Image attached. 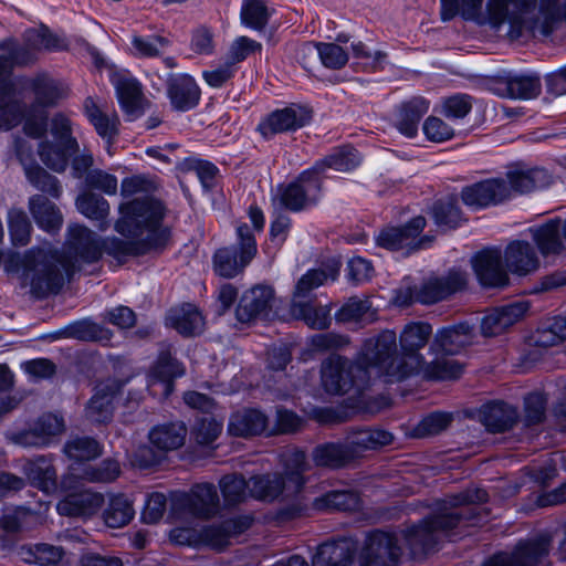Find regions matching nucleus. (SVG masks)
<instances>
[{
  "label": "nucleus",
  "mask_w": 566,
  "mask_h": 566,
  "mask_svg": "<svg viewBox=\"0 0 566 566\" xmlns=\"http://www.w3.org/2000/svg\"><path fill=\"white\" fill-rule=\"evenodd\" d=\"M426 224V219L418 216L401 227L382 229L376 238V242L381 248L391 251H403V254L409 255L415 251L429 248L433 242L434 238L431 235L419 238Z\"/></svg>",
  "instance_id": "1a4fd4ad"
},
{
  "label": "nucleus",
  "mask_w": 566,
  "mask_h": 566,
  "mask_svg": "<svg viewBox=\"0 0 566 566\" xmlns=\"http://www.w3.org/2000/svg\"><path fill=\"white\" fill-rule=\"evenodd\" d=\"M76 207L86 218L98 221L99 230L107 229L106 218L109 213V205L104 197L91 191L84 192L77 197Z\"/></svg>",
  "instance_id": "09e8293b"
},
{
  "label": "nucleus",
  "mask_w": 566,
  "mask_h": 566,
  "mask_svg": "<svg viewBox=\"0 0 566 566\" xmlns=\"http://www.w3.org/2000/svg\"><path fill=\"white\" fill-rule=\"evenodd\" d=\"M31 88L35 95L32 105H36L39 108L54 106L66 94L63 85L46 74L35 76L31 82Z\"/></svg>",
  "instance_id": "a18cd8bd"
},
{
  "label": "nucleus",
  "mask_w": 566,
  "mask_h": 566,
  "mask_svg": "<svg viewBox=\"0 0 566 566\" xmlns=\"http://www.w3.org/2000/svg\"><path fill=\"white\" fill-rule=\"evenodd\" d=\"M64 452L71 459L88 461L101 455L102 449L99 443L93 438L74 437L65 443Z\"/></svg>",
  "instance_id": "0e129e2a"
},
{
  "label": "nucleus",
  "mask_w": 566,
  "mask_h": 566,
  "mask_svg": "<svg viewBox=\"0 0 566 566\" xmlns=\"http://www.w3.org/2000/svg\"><path fill=\"white\" fill-rule=\"evenodd\" d=\"M322 382L325 390L333 395H345L350 390L363 391L369 380V374L356 363L339 355H331L322 364Z\"/></svg>",
  "instance_id": "423d86ee"
},
{
  "label": "nucleus",
  "mask_w": 566,
  "mask_h": 566,
  "mask_svg": "<svg viewBox=\"0 0 566 566\" xmlns=\"http://www.w3.org/2000/svg\"><path fill=\"white\" fill-rule=\"evenodd\" d=\"M8 227L14 245L24 247L29 243L32 226L22 209L12 208L9 210Z\"/></svg>",
  "instance_id": "69168bd1"
},
{
  "label": "nucleus",
  "mask_w": 566,
  "mask_h": 566,
  "mask_svg": "<svg viewBox=\"0 0 566 566\" xmlns=\"http://www.w3.org/2000/svg\"><path fill=\"white\" fill-rule=\"evenodd\" d=\"M541 80L533 74L507 75L499 78L493 86L494 93L502 97L531 99L539 95Z\"/></svg>",
  "instance_id": "393cba45"
},
{
  "label": "nucleus",
  "mask_w": 566,
  "mask_h": 566,
  "mask_svg": "<svg viewBox=\"0 0 566 566\" xmlns=\"http://www.w3.org/2000/svg\"><path fill=\"white\" fill-rule=\"evenodd\" d=\"M285 479L292 485V492L300 493L304 485L303 472L306 470V454L304 451L294 450L285 454Z\"/></svg>",
  "instance_id": "680f3d73"
},
{
  "label": "nucleus",
  "mask_w": 566,
  "mask_h": 566,
  "mask_svg": "<svg viewBox=\"0 0 566 566\" xmlns=\"http://www.w3.org/2000/svg\"><path fill=\"white\" fill-rule=\"evenodd\" d=\"M401 548L397 538L389 533H370L359 555L360 566H397Z\"/></svg>",
  "instance_id": "4468645a"
},
{
  "label": "nucleus",
  "mask_w": 566,
  "mask_h": 566,
  "mask_svg": "<svg viewBox=\"0 0 566 566\" xmlns=\"http://www.w3.org/2000/svg\"><path fill=\"white\" fill-rule=\"evenodd\" d=\"M465 285V272L452 269L446 276L434 277L424 282L416 294L409 287L397 291L395 302L399 306H407L413 301L422 304H433L461 291Z\"/></svg>",
  "instance_id": "6e6552de"
},
{
  "label": "nucleus",
  "mask_w": 566,
  "mask_h": 566,
  "mask_svg": "<svg viewBox=\"0 0 566 566\" xmlns=\"http://www.w3.org/2000/svg\"><path fill=\"white\" fill-rule=\"evenodd\" d=\"M371 304L368 298L361 300L350 297L335 314V318L340 323H358L373 315L370 313Z\"/></svg>",
  "instance_id": "774afa93"
},
{
  "label": "nucleus",
  "mask_w": 566,
  "mask_h": 566,
  "mask_svg": "<svg viewBox=\"0 0 566 566\" xmlns=\"http://www.w3.org/2000/svg\"><path fill=\"white\" fill-rule=\"evenodd\" d=\"M541 347L555 346L566 339V317L556 316L542 322L533 335Z\"/></svg>",
  "instance_id": "864d4df0"
},
{
  "label": "nucleus",
  "mask_w": 566,
  "mask_h": 566,
  "mask_svg": "<svg viewBox=\"0 0 566 566\" xmlns=\"http://www.w3.org/2000/svg\"><path fill=\"white\" fill-rule=\"evenodd\" d=\"M360 366L376 369L377 374L400 381L407 378L401 356L397 354V336L392 331H384L366 339L357 358Z\"/></svg>",
  "instance_id": "39448f33"
},
{
  "label": "nucleus",
  "mask_w": 566,
  "mask_h": 566,
  "mask_svg": "<svg viewBox=\"0 0 566 566\" xmlns=\"http://www.w3.org/2000/svg\"><path fill=\"white\" fill-rule=\"evenodd\" d=\"M517 409L503 401L486 403L480 410L482 424L488 431L493 433L511 430L517 422Z\"/></svg>",
  "instance_id": "c756f323"
},
{
  "label": "nucleus",
  "mask_w": 566,
  "mask_h": 566,
  "mask_svg": "<svg viewBox=\"0 0 566 566\" xmlns=\"http://www.w3.org/2000/svg\"><path fill=\"white\" fill-rule=\"evenodd\" d=\"M431 334V325L423 322L409 323L401 331L399 337L400 356L407 377L420 373L424 359L420 349L427 345Z\"/></svg>",
  "instance_id": "ddd939ff"
},
{
  "label": "nucleus",
  "mask_w": 566,
  "mask_h": 566,
  "mask_svg": "<svg viewBox=\"0 0 566 566\" xmlns=\"http://www.w3.org/2000/svg\"><path fill=\"white\" fill-rule=\"evenodd\" d=\"M450 355L437 354V358L431 363L423 360V366L420 371L429 379H455L460 377L463 370V366Z\"/></svg>",
  "instance_id": "5fc2aeb1"
},
{
  "label": "nucleus",
  "mask_w": 566,
  "mask_h": 566,
  "mask_svg": "<svg viewBox=\"0 0 566 566\" xmlns=\"http://www.w3.org/2000/svg\"><path fill=\"white\" fill-rule=\"evenodd\" d=\"M429 109V102L421 96L412 97L402 103L396 118V127L407 137H415L422 116Z\"/></svg>",
  "instance_id": "e433bc0d"
},
{
  "label": "nucleus",
  "mask_w": 566,
  "mask_h": 566,
  "mask_svg": "<svg viewBox=\"0 0 566 566\" xmlns=\"http://www.w3.org/2000/svg\"><path fill=\"white\" fill-rule=\"evenodd\" d=\"M323 177L316 176L311 168L303 171L281 193V203L297 212L317 203L322 193Z\"/></svg>",
  "instance_id": "f8f14e48"
},
{
  "label": "nucleus",
  "mask_w": 566,
  "mask_h": 566,
  "mask_svg": "<svg viewBox=\"0 0 566 566\" xmlns=\"http://www.w3.org/2000/svg\"><path fill=\"white\" fill-rule=\"evenodd\" d=\"M502 255L506 269L520 276L528 275L539 268V259L534 247L524 240L509 243Z\"/></svg>",
  "instance_id": "5701e85b"
},
{
  "label": "nucleus",
  "mask_w": 566,
  "mask_h": 566,
  "mask_svg": "<svg viewBox=\"0 0 566 566\" xmlns=\"http://www.w3.org/2000/svg\"><path fill=\"white\" fill-rule=\"evenodd\" d=\"M118 387L115 381L101 382L85 408V417L94 423H107L113 417V399Z\"/></svg>",
  "instance_id": "cd10ccee"
},
{
  "label": "nucleus",
  "mask_w": 566,
  "mask_h": 566,
  "mask_svg": "<svg viewBox=\"0 0 566 566\" xmlns=\"http://www.w3.org/2000/svg\"><path fill=\"white\" fill-rule=\"evenodd\" d=\"M511 197L507 182L501 178L486 179L461 191L462 201L474 209L496 206Z\"/></svg>",
  "instance_id": "f3484780"
},
{
  "label": "nucleus",
  "mask_w": 566,
  "mask_h": 566,
  "mask_svg": "<svg viewBox=\"0 0 566 566\" xmlns=\"http://www.w3.org/2000/svg\"><path fill=\"white\" fill-rule=\"evenodd\" d=\"M511 193H527L534 190L543 189L554 182L553 175L545 168L515 167L506 174Z\"/></svg>",
  "instance_id": "a878e982"
},
{
  "label": "nucleus",
  "mask_w": 566,
  "mask_h": 566,
  "mask_svg": "<svg viewBox=\"0 0 566 566\" xmlns=\"http://www.w3.org/2000/svg\"><path fill=\"white\" fill-rule=\"evenodd\" d=\"M295 494L297 492H292V485L282 474H263L250 479V495L256 500L273 502L280 495L290 497Z\"/></svg>",
  "instance_id": "bb28decb"
},
{
  "label": "nucleus",
  "mask_w": 566,
  "mask_h": 566,
  "mask_svg": "<svg viewBox=\"0 0 566 566\" xmlns=\"http://www.w3.org/2000/svg\"><path fill=\"white\" fill-rule=\"evenodd\" d=\"M29 210L41 229L48 232H56L62 227V213L46 197L42 195L30 197Z\"/></svg>",
  "instance_id": "58836bf2"
},
{
  "label": "nucleus",
  "mask_w": 566,
  "mask_h": 566,
  "mask_svg": "<svg viewBox=\"0 0 566 566\" xmlns=\"http://www.w3.org/2000/svg\"><path fill=\"white\" fill-rule=\"evenodd\" d=\"M84 108L86 116L102 138L111 142L117 136L119 119L115 113L103 112L92 97L85 99Z\"/></svg>",
  "instance_id": "c03bdc74"
},
{
  "label": "nucleus",
  "mask_w": 566,
  "mask_h": 566,
  "mask_svg": "<svg viewBox=\"0 0 566 566\" xmlns=\"http://www.w3.org/2000/svg\"><path fill=\"white\" fill-rule=\"evenodd\" d=\"M23 472L36 489L45 493L53 492L56 489V470L50 458L41 455L28 461L23 465Z\"/></svg>",
  "instance_id": "a19ab883"
},
{
  "label": "nucleus",
  "mask_w": 566,
  "mask_h": 566,
  "mask_svg": "<svg viewBox=\"0 0 566 566\" xmlns=\"http://www.w3.org/2000/svg\"><path fill=\"white\" fill-rule=\"evenodd\" d=\"M472 264L476 277L483 286L503 287L509 284V270L503 264L501 250L485 249L473 258Z\"/></svg>",
  "instance_id": "a211bd4d"
},
{
  "label": "nucleus",
  "mask_w": 566,
  "mask_h": 566,
  "mask_svg": "<svg viewBox=\"0 0 566 566\" xmlns=\"http://www.w3.org/2000/svg\"><path fill=\"white\" fill-rule=\"evenodd\" d=\"M134 513L130 500L124 494H117L111 497L103 517L107 526L118 528L128 524Z\"/></svg>",
  "instance_id": "6e6d98bb"
},
{
  "label": "nucleus",
  "mask_w": 566,
  "mask_h": 566,
  "mask_svg": "<svg viewBox=\"0 0 566 566\" xmlns=\"http://www.w3.org/2000/svg\"><path fill=\"white\" fill-rule=\"evenodd\" d=\"M536 0H490L488 18L490 24L500 29L509 22V35L518 39L525 33L549 35L560 22H566V0H541L538 11Z\"/></svg>",
  "instance_id": "7ed1b4c3"
},
{
  "label": "nucleus",
  "mask_w": 566,
  "mask_h": 566,
  "mask_svg": "<svg viewBox=\"0 0 566 566\" xmlns=\"http://www.w3.org/2000/svg\"><path fill=\"white\" fill-rule=\"evenodd\" d=\"M552 536L547 533L520 542L511 553H499L490 557L482 566H537L547 557Z\"/></svg>",
  "instance_id": "9d476101"
},
{
  "label": "nucleus",
  "mask_w": 566,
  "mask_h": 566,
  "mask_svg": "<svg viewBox=\"0 0 566 566\" xmlns=\"http://www.w3.org/2000/svg\"><path fill=\"white\" fill-rule=\"evenodd\" d=\"M483 489H468L454 496L450 506L441 507L437 513L403 531L407 547L413 557L432 551L443 538L460 535L468 526L478 525L485 517L474 504L488 501Z\"/></svg>",
  "instance_id": "f03ea898"
},
{
  "label": "nucleus",
  "mask_w": 566,
  "mask_h": 566,
  "mask_svg": "<svg viewBox=\"0 0 566 566\" xmlns=\"http://www.w3.org/2000/svg\"><path fill=\"white\" fill-rule=\"evenodd\" d=\"M237 245L221 248L213 254V270L219 276L226 279L237 276L256 254V241L247 223L237 227Z\"/></svg>",
  "instance_id": "0eeeda50"
},
{
  "label": "nucleus",
  "mask_w": 566,
  "mask_h": 566,
  "mask_svg": "<svg viewBox=\"0 0 566 566\" xmlns=\"http://www.w3.org/2000/svg\"><path fill=\"white\" fill-rule=\"evenodd\" d=\"M252 524L250 516H237L224 520L220 523L205 526L200 531L201 541L217 549H222L229 545L230 538L247 531Z\"/></svg>",
  "instance_id": "4be33fe9"
},
{
  "label": "nucleus",
  "mask_w": 566,
  "mask_h": 566,
  "mask_svg": "<svg viewBox=\"0 0 566 566\" xmlns=\"http://www.w3.org/2000/svg\"><path fill=\"white\" fill-rule=\"evenodd\" d=\"M312 119V112L304 106L293 104L282 109H276L269 114L258 125L259 133L265 139H271L274 135L294 132L304 127Z\"/></svg>",
  "instance_id": "2eb2a0df"
},
{
  "label": "nucleus",
  "mask_w": 566,
  "mask_h": 566,
  "mask_svg": "<svg viewBox=\"0 0 566 566\" xmlns=\"http://www.w3.org/2000/svg\"><path fill=\"white\" fill-rule=\"evenodd\" d=\"M274 291L268 285H255L245 291L240 297L235 308V317L241 323H250L256 318H264L272 310Z\"/></svg>",
  "instance_id": "aec40b11"
},
{
  "label": "nucleus",
  "mask_w": 566,
  "mask_h": 566,
  "mask_svg": "<svg viewBox=\"0 0 566 566\" xmlns=\"http://www.w3.org/2000/svg\"><path fill=\"white\" fill-rule=\"evenodd\" d=\"M118 101L123 111L132 119L142 115V87L134 78H120L116 84Z\"/></svg>",
  "instance_id": "3c124183"
},
{
  "label": "nucleus",
  "mask_w": 566,
  "mask_h": 566,
  "mask_svg": "<svg viewBox=\"0 0 566 566\" xmlns=\"http://www.w3.org/2000/svg\"><path fill=\"white\" fill-rule=\"evenodd\" d=\"M38 153L46 167L56 172H63L67 167L70 157L77 151H71L60 143L54 144L45 140L40 144Z\"/></svg>",
  "instance_id": "4d7b16f0"
},
{
  "label": "nucleus",
  "mask_w": 566,
  "mask_h": 566,
  "mask_svg": "<svg viewBox=\"0 0 566 566\" xmlns=\"http://www.w3.org/2000/svg\"><path fill=\"white\" fill-rule=\"evenodd\" d=\"M19 555L23 562L29 564L57 566L64 556V551L62 547L50 544H36L20 547Z\"/></svg>",
  "instance_id": "603ef678"
},
{
  "label": "nucleus",
  "mask_w": 566,
  "mask_h": 566,
  "mask_svg": "<svg viewBox=\"0 0 566 566\" xmlns=\"http://www.w3.org/2000/svg\"><path fill=\"white\" fill-rule=\"evenodd\" d=\"M219 486L227 505L232 506L243 502L250 494V481L248 482L242 475L228 474L224 475Z\"/></svg>",
  "instance_id": "bf43d9fd"
},
{
  "label": "nucleus",
  "mask_w": 566,
  "mask_h": 566,
  "mask_svg": "<svg viewBox=\"0 0 566 566\" xmlns=\"http://www.w3.org/2000/svg\"><path fill=\"white\" fill-rule=\"evenodd\" d=\"M153 251L142 240L125 241L116 237L99 240L88 228L74 224L69 227V238L63 253L55 252L34 272L31 291L36 297L60 292L64 276L71 277L83 263H94L103 253L123 262L127 256L142 255Z\"/></svg>",
  "instance_id": "f257e3e1"
},
{
  "label": "nucleus",
  "mask_w": 566,
  "mask_h": 566,
  "mask_svg": "<svg viewBox=\"0 0 566 566\" xmlns=\"http://www.w3.org/2000/svg\"><path fill=\"white\" fill-rule=\"evenodd\" d=\"M301 52L308 55L317 54L323 65L332 69L339 70L348 61V54L336 43H305L301 48Z\"/></svg>",
  "instance_id": "de8ad7c7"
},
{
  "label": "nucleus",
  "mask_w": 566,
  "mask_h": 566,
  "mask_svg": "<svg viewBox=\"0 0 566 566\" xmlns=\"http://www.w3.org/2000/svg\"><path fill=\"white\" fill-rule=\"evenodd\" d=\"M120 474L118 461L113 459L103 460L101 463L85 465L76 478L92 483H109L115 481Z\"/></svg>",
  "instance_id": "13d9d810"
},
{
  "label": "nucleus",
  "mask_w": 566,
  "mask_h": 566,
  "mask_svg": "<svg viewBox=\"0 0 566 566\" xmlns=\"http://www.w3.org/2000/svg\"><path fill=\"white\" fill-rule=\"evenodd\" d=\"M15 153L24 168L28 181L35 189L46 192L55 199L60 198L62 193V186L59 179L34 163L31 156V147L27 145V142L17 139Z\"/></svg>",
  "instance_id": "6ab92c4d"
},
{
  "label": "nucleus",
  "mask_w": 566,
  "mask_h": 566,
  "mask_svg": "<svg viewBox=\"0 0 566 566\" xmlns=\"http://www.w3.org/2000/svg\"><path fill=\"white\" fill-rule=\"evenodd\" d=\"M394 436L381 429H361L352 431L345 439L354 460L367 450H375L392 442Z\"/></svg>",
  "instance_id": "f704fd0d"
},
{
  "label": "nucleus",
  "mask_w": 566,
  "mask_h": 566,
  "mask_svg": "<svg viewBox=\"0 0 566 566\" xmlns=\"http://www.w3.org/2000/svg\"><path fill=\"white\" fill-rule=\"evenodd\" d=\"M290 312L312 329H327L332 323L331 306L318 304L315 300L291 303Z\"/></svg>",
  "instance_id": "72a5a7b5"
},
{
  "label": "nucleus",
  "mask_w": 566,
  "mask_h": 566,
  "mask_svg": "<svg viewBox=\"0 0 566 566\" xmlns=\"http://www.w3.org/2000/svg\"><path fill=\"white\" fill-rule=\"evenodd\" d=\"M103 502L102 494L84 490L66 495L57 504V511L66 516H88L94 514Z\"/></svg>",
  "instance_id": "473e14b6"
},
{
  "label": "nucleus",
  "mask_w": 566,
  "mask_h": 566,
  "mask_svg": "<svg viewBox=\"0 0 566 566\" xmlns=\"http://www.w3.org/2000/svg\"><path fill=\"white\" fill-rule=\"evenodd\" d=\"M339 268L340 263L338 261H333L324 268L308 270L298 279L291 303L312 300L311 295L315 289L322 286L328 280L335 281L337 279Z\"/></svg>",
  "instance_id": "c85d7f7f"
},
{
  "label": "nucleus",
  "mask_w": 566,
  "mask_h": 566,
  "mask_svg": "<svg viewBox=\"0 0 566 566\" xmlns=\"http://www.w3.org/2000/svg\"><path fill=\"white\" fill-rule=\"evenodd\" d=\"M432 217L437 226L453 229L459 226L461 211L454 198H447L433 203Z\"/></svg>",
  "instance_id": "338daca9"
},
{
  "label": "nucleus",
  "mask_w": 566,
  "mask_h": 566,
  "mask_svg": "<svg viewBox=\"0 0 566 566\" xmlns=\"http://www.w3.org/2000/svg\"><path fill=\"white\" fill-rule=\"evenodd\" d=\"M168 324L178 333L185 336H193L202 332L203 317L199 310L192 304H184L180 307L169 311Z\"/></svg>",
  "instance_id": "79ce46f5"
},
{
  "label": "nucleus",
  "mask_w": 566,
  "mask_h": 566,
  "mask_svg": "<svg viewBox=\"0 0 566 566\" xmlns=\"http://www.w3.org/2000/svg\"><path fill=\"white\" fill-rule=\"evenodd\" d=\"M271 12L262 0H244L241 8V21L244 25L262 31L269 22Z\"/></svg>",
  "instance_id": "e2e57ef3"
},
{
  "label": "nucleus",
  "mask_w": 566,
  "mask_h": 566,
  "mask_svg": "<svg viewBox=\"0 0 566 566\" xmlns=\"http://www.w3.org/2000/svg\"><path fill=\"white\" fill-rule=\"evenodd\" d=\"M316 510L354 511L360 506L358 493L352 490H333L313 502Z\"/></svg>",
  "instance_id": "8fccbe9b"
},
{
  "label": "nucleus",
  "mask_w": 566,
  "mask_h": 566,
  "mask_svg": "<svg viewBox=\"0 0 566 566\" xmlns=\"http://www.w3.org/2000/svg\"><path fill=\"white\" fill-rule=\"evenodd\" d=\"M359 163V154L354 147L342 146L333 149L331 154L316 161L311 169L315 170L316 176L322 177L326 169L346 172L355 169Z\"/></svg>",
  "instance_id": "ea45409f"
},
{
  "label": "nucleus",
  "mask_w": 566,
  "mask_h": 566,
  "mask_svg": "<svg viewBox=\"0 0 566 566\" xmlns=\"http://www.w3.org/2000/svg\"><path fill=\"white\" fill-rule=\"evenodd\" d=\"M532 238L544 258L558 255L564 250L562 240V221L551 220L539 227L530 229Z\"/></svg>",
  "instance_id": "c9c22d12"
},
{
  "label": "nucleus",
  "mask_w": 566,
  "mask_h": 566,
  "mask_svg": "<svg viewBox=\"0 0 566 566\" xmlns=\"http://www.w3.org/2000/svg\"><path fill=\"white\" fill-rule=\"evenodd\" d=\"M355 554L353 542L342 538L324 543L313 556V566H349Z\"/></svg>",
  "instance_id": "2f4dec72"
},
{
  "label": "nucleus",
  "mask_w": 566,
  "mask_h": 566,
  "mask_svg": "<svg viewBox=\"0 0 566 566\" xmlns=\"http://www.w3.org/2000/svg\"><path fill=\"white\" fill-rule=\"evenodd\" d=\"M269 424L268 416L259 409H243L234 412L228 424L231 436L249 438L263 433Z\"/></svg>",
  "instance_id": "7c9ffc66"
},
{
  "label": "nucleus",
  "mask_w": 566,
  "mask_h": 566,
  "mask_svg": "<svg viewBox=\"0 0 566 566\" xmlns=\"http://www.w3.org/2000/svg\"><path fill=\"white\" fill-rule=\"evenodd\" d=\"M122 217L115 223V230L125 237H142V241L153 251L165 250L170 242V228L164 223L167 207L160 200L144 196L120 205Z\"/></svg>",
  "instance_id": "20e7f679"
},
{
  "label": "nucleus",
  "mask_w": 566,
  "mask_h": 566,
  "mask_svg": "<svg viewBox=\"0 0 566 566\" xmlns=\"http://www.w3.org/2000/svg\"><path fill=\"white\" fill-rule=\"evenodd\" d=\"M185 374L184 366L172 357L170 350L163 349L159 353L156 365L153 368V376L163 381L165 396L174 390V379Z\"/></svg>",
  "instance_id": "49530a36"
},
{
  "label": "nucleus",
  "mask_w": 566,
  "mask_h": 566,
  "mask_svg": "<svg viewBox=\"0 0 566 566\" xmlns=\"http://www.w3.org/2000/svg\"><path fill=\"white\" fill-rule=\"evenodd\" d=\"M166 90L171 107L178 112L195 108L201 97V91L195 78L185 73L169 74L166 80Z\"/></svg>",
  "instance_id": "412c9836"
},
{
  "label": "nucleus",
  "mask_w": 566,
  "mask_h": 566,
  "mask_svg": "<svg viewBox=\"0 0 566 566\" xmlns=\"http://www.w3.org/2000/svg\"><path fill=\"white\" fill-rule=\"evenodd\" d=\"M65 333L66 336L80 340L108 342L112 337L107 328L87 319L69 325Z\"/></svg>",
  "instance_id": "052dcab7"
},
{
  "label": "nucleus",
  "mask_w": 566,
  "mask_h": 566,
  "mask_svg": "<svg viewBox=\"0 0 566 566\" xmlns=\"http://www.w3.org/2000/svg\"><path fill=\"white\" fill-rule=\"evenodd\" d=\"M187 436V428L181 421L164 423L154 427L148 439L159 451L167 452L184 446Z\"/></svg>",
  "instance_id": "4c0bfd02"
},
{
  "label": "nucleus",
  "mask_w": 566,
  "mask_h": 566,
  "mask_svg": "<svg viewBox=\"0 0 566 566\" xmlns=\"http://www.w3.org/2000/svg\"><path fill=\"white\" fill-rule=\"evenodd\" d=\"M313 460L316 465L331 469H338L347 465L352 461L353 451H350L346 442H327L317 446L313 450Z\"/></svg>",
  "instance_id": "37998d69"
},
{
  "label": "nucleus",
  "mask_w": 566,
  "mask_h": 566,
  "mask_svg": "<svg viewBox=\"0 0 566 566\" xmlns=\"http://www.w3.org/2000/svg\"><path fill=\"white\" fill-rule=\"evenodd\" d=\"M0 51L7 54L0 55V98L9 91H13L11 81L12 69L33 63L36 59L35 48L27 40V43L20 45L15 40L9 38L0 42Z\"/></svg>",
  "instance_id": "dca6fc26"
},
{
  "label": "nucleus",
  "mask_w": 566,
  "mask_h": 566,
  "mask_svg": "<svg viewBox=\"0 0 566 566\" xmlns=\"http://www.w3.org/2000/svg\"><path fill=\"white\" fill-rule=\"evenodd\" d=\"M473 339V328L467 323L439 329L430 345L434 354L457 355Z\"/></svg>",
  "instance_id": "b1692460"
},
{
  "label": "nucleus",
  "mask_w": 566,
  "mask_h": 566,
  "mask_svg": "<svg viewBox=\"0 0 566 566\" xmlns=\"http://www.w3.org/2000/svg\"><path fill=\"white\" fill-rule=\"evenodd\" d=\"M220 499L212 483H200L191 488L189 493H180L172 500V509L190 514L193 517L209 520L220 512Z\"/></svg>",
  "instance_id": "9b49d317"
}]
</instances>
